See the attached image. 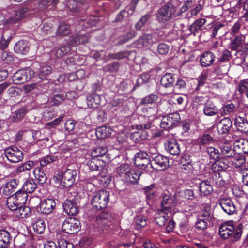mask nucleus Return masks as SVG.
<instances>
[{
	"label": "nucleus",
	"mask_w": 248,
	"mask_h": 248,
	"mask_svg": "<svg viewBox=\"0 0 248 248\" xmlns=\"http://www.w3.org/2000/svg\"><path fill=\"white\" fill-rule=\"evenodd\" d=\"M70 32V27L68 25L64 23H60L58 28L57 33L59 35H67Z\"/></svg>",
	"instance_id": "nucleus-60"
},
{
	"label": "nucleus",
	"mask_w": 248,
	"mask_h": 248,
	"mask_svg": "<svg viewBox=\"0 0 248 248\" xmlns=\"http://www.w3.org/2000/svg\"><path fill=\"white\" fill-rule=\"evenodd\" d=\"M247 36L244 35H236L231 43V47L233 50H237L241 47L245 42V39Z\"/></svg>",
	"instance_id": "nucleus-43"
},
{
	"label": "nucleus",
	"mask_w": 248,
	"mask_h": 248,
	"mask_svg": "<svg viewBox=\"0 0 248 248\" xmlns=\"http://www.w3.org/2000/svg\"><path fill=\"white\" fill-rule=\"evenodd\" d=\"M231 58V53L230 52L227 50H224L220 56V57H219L217 59V61L216 62V63L217 64L219 65V64L221 63H224L228 62Z\"/></svg>",
	"instance_id": "nucleus-59"
},
{
	"label": "nucleus",
	"mask_w": 248,
	"mask_h": 248,
	"mask_svg": "<svg viewBox=\"0 0 248 248\" xmlns=\"http://www.w3.org/2000/svg\"><path fill=\"white\" fill-rule=\"evenodd\" d=\"M157 41L155 35L153 34H146L140 37L136 41L138 47H149Z\"/></svg>",
	"instance_id": "nucleus-19"
},
{
	"label": "nucleus",
	"mask_w": 248,
	"mask_h": 248,
	"mask_svg": "<svg viewBox=\"0 0 248 248\" xmlns=\"http://www.w3.org/2000/svg\"><path fill=\"white\" fill-rule=\"evenodd\" d=\"M177 204H179V203L176 200L175 196L172 197L166 193L163 195L161 202V208L169 210L170 213L171 212H177L178 209L176 207Z\"/></svg>",
	"instance_id": "nucleus-11"
},
{
	"label": "nucleus",
	"mask_w": 248,
	"mask_h": 248,
	"mask_svg": "<svg viewBox=\"0 0 248 248\" xmlns=\"http://www.w3.org/2000/svg\"><path fill=\"white\" fill-rule=\"evenodd\" d=\"M96 137L99 139H104L109 136L110 133L108 129L104 126L100 127L96 129L95 132Z\"/></svg>",
	"instance_id": "nucleus-54"
},
{
	"label": "nucleus",
	"mask_w": 248,
	"mask_h": 248,
	"mask_svg": "<svg viewBox=\"0 0 248 248\" xmlns=\"http://www.w3.org/2000/svg\"><path fill=\"white\" fill-rule=\"evenodd\" d=\"M52 71V68L50 66L44 65L41 67L40 71L39 74V78L41 79H44L49 76Z\"/></svg>",
	"instance_id": "nucleus-56"
},
{
	"label": "nucleus",
	"mask_w": 248,
	"mask_h": 248,
	"mask_svg": "<svg viewBox=\"0 0 248 248\" xmlns=\"http://www.w3.org/2000/svg\"><path fill=\"white\" fill-rule=\"evenodd\" d=\"M30 209L28 207H24L22 204L15 210V216L18 218H23L27 217L30 213Z\"/></svg>",
	"instance_id": "nucleus-44"
},
{
	"label": "nucleus",
	"mask_w": 248,
	"mask_h": 248,
	"mask_svg": "<svg viewBox=\"0 0 248 248\" xmlns=\"http://www.w3.org/2000/svg\"><path fill=\"white\" fill-rule=\"evenodd\" d=\"M211 169L212 170L214 173V174L212 177V179L216 186L221 187L223 186L225 184V182L220 177V174L219 172V171L222 170L221 169L217 161H216L212 164Z\"/></svg>",
	"instance_id": "nucleus-20"
},
{
	"label": "nucleus",
	"mask_w": 248,
	"mask_h": 248,
	"mask_svg": "<svg viewBox=\"0 0 248 248\" xmlns=\"http://www.w3.org/2000/svg\"><path fill=\"white\" fill-rule=\"evenodd\" d=\"M80 223L75 218H68L63 222L62 230L66 233L72 234L77 232L80 229Z\"/></svg>",
	"instance_id": "nucleus-12"
},
{
	"label": "nucleus",
	"mask_w": 248,
	"mask_h": 248,
	"mask_svg": "<svg viewBox=\"0 0 248 248\" xmlns=\"http://www.w3.org/2000/svg\"><path fill=\"white\" fill-rule=\"evenodd\" d=\"M117 176L125 181L132 183H136L142 174L141 171L132 170L128 164L123 163L115 169Z\"/></svg>",
	"instance_id": "nucleus-1"
},
{
	"label": "nucleus",
	"mask_w": 248,
	"mask_h": 248,
	"mask_svg": "<svg viewBox=\"0 0 248 248\" xmlns=\"http://www.w3.org/2000/svg\"><path fill=\"white\" fill-rule=\"evenodd\" d=\"M86 0H69L67 5L69 9L74 12H76L78 9V4L84 3Z\"/></svg>",
	"instance_id": "nucleus-50"
},
{
	"label": "nucleus",
	"mask_w": 248,
	"mask_h": 248,
	"mask_svg": "<svg viewBox=\"0 0 248 248\" xmlns=\"http://www.w3.org/2000/svg\"><path fill=\"white\" fill-rule=\"evenodd\" d=\"M111 220L112 217L110 214L107 212H102L96 217V224L100 227L102 226H108Z\"/></svg>",
	"instance_id": "nucleus-28"
},
{
	"label": "nucleus",
	"mask_w": 248,
	"mask_h": 248,
	"mask_svg": "<svg viewBox=\"0 0 248 248\" xmlns=\"http://www.w3.org/2000/svg\"><path fill=\"white\" fill-rule=\"evenodd\" d=\"M219 204L223 211L228 215H232L236 212V206L234 202L230 198H221Z\"/></svg>",
	"instance_id": "nucleus-16"
},
{
	"label": "nucleus",
	"mask_w": 248,
	"mask_h": 248,
	"mask_svg": "<svg viewBox=\"0 0 248 248\" xmlns=\"http://www.w3.org/2000/svg\"><path fill=\"white\" fill-rule=\"evenodd\" d=\"M166 149L173 155H177L180 153V148L179 144L174 140L168 141Z\"/></svg>",
	"instance_id": "nucleus-36"
},
{
	"label": "nucleus",
	"mask_w": 248,
	"mask_h": 248,
	"mask_svg": "<svg viewBox=\"0 0 248 248\" xmlns=\"http://www.w3.org/2000/svg\"><path fill=\"white\" fill-rule=\"evenodd\" d=\"M146 198L148 200L153 198L155 193V188L154 185H151L144 188Z\"/></svg>",
	"instance_id": "nucleus-61"
},
{
	"label": "nucleus",
	"mask_w": 248,
	"mask_h": 248,
	"mask_svg": "<svg viewBox=\"0 0 248 248\" xmlns=\"http://www.w3.org/2000/svg\"><path fill=\"white\" fill-rule=\"evenodd\" d=\"M234 124L238 131L243 133L248 131V122L245 115L236 116L235 118Z\"/></svg>",
	"instance_id": "nucleus-25"
},
{
	"label": "nucleus",
	"mask_w": 248,
	"mask_h": 248,
	"mask_svg": "<svg viewBox=\"0 0 248 248\" xmlns=\"http://www.w3.org/2000/svg\"><path fill=\"white\" fill-rule=\"evenodd\" d=\"M232 127V121L228 117L221 119L217 124V130L221 134L228 133Z\"/></svg>",
	"instance_id": "nucleus-21"
},
{
	"label": "nucleus",
	"mask_w": 248,
	"mask_h": 248,
	"mask_svg": "<svg viewBox=\"0 0 248 248\" xmlns=\"http://www.w3.org/2000/svg\"><path fill=\"white\" fill-rule=\"evenodd\" d=\"M215 56L211 51L204 52L200 57V62L203 67L210 66L215 61Z\"/></svg>",
	"instance_id": "nucleus-29"
},
{
	"label": "nucleus",
	"mask_w": 248,
	"mask_h": 248,
	"mask_svg": "<svg viewBox=\"0 0 248 248\" xmlns=\"http://www.w3.org/2000/svg\"><path fill=\"white\" fill-rule=\"evenodd\" d=\"M28 9L27 8H22L18 10L14 16L8 18L7 20V23L10 24H14L17 22L22 18L28 16Z\"/></svg>",
	"instance_id": "nucleus-33"
},
{
	"label": "nucleus",
	"mask_w": 248,
	"mask_h": 248,
	"mask_svg": "<svg viewBox=\"0 0 248 248\" xmlns=\"http://www.w3.org/2000/svg\"><path fill=\"white\" fill-rule=\"evenodd\" d=\"M135 8L136 7H135L134 5H132L130 4V6L128 10L127 11L125 9L122 10L117 16L116 19L120 20L124 17H127L129 15H132L135 11Z\"/></svg>",
	"instance_id": "nucleus-55"
},
{
	"label": "nucleus",
	"mask_w": 248,
	"mask_h": 248,
	"mask_svg": "<svg viewBox=\"0 0 248 248\" xmlns=\"http://www.w3.org/2000/svg\"><path fill=\"white\" fill-rule=\"evenodd\" d=\"M28 9L27 8H22L18 10L14 16L8 18L7 20V23L10 24H14L17 22L22 18L28 16Z\"/></svg>",
	"instance_id": "nucleus-34"
},
{
	"label": "nucleus",
	"mask_w": 248,
	"mask_h": 248,
	"mask_svg": "<svg viewBox=\"0 0 248 248\" xmlns=\"http://www.w3.org/2000/svg\"><path fill=\"white\" fill-rule=\"evenodd\" d=\"M151 164L157 170H163L169 166V159L161 154H152L150 155Z\"/></svg>",
	"instance_id": "nucleus-7"
},
{
	"label": "nucleus",
	"mask_w": 248,
	"mask_h": 248,
	"mask_svg": "<svg viewBox=\"0 0 248 248\" xmlns=\"http://www.w3.org/2000/svg\"><path fill=\"white\" fill-rule=\"evenodd\" d=\"M200 194L203 196H207L213 192V187L207 181H203L200 183L199 185Z\"/></svg>",
	"instance_id": "nucleus-38"
},
{
	"label": "nucleus",
	"mask_w": 248,
	"mask_h": 248,
	"mask_svg": "<svg viewBox=\"0 0 248 248\" xmlns=\"http://www.w3.org/2000/svg\"><path fill=\"white\" fill-rule=\"evenodd\" d=\"M224 27V25L221 23H217L211 26L209 32H211V37L216 38L218 33L221 32V29Z\"/></svg>",
	"instance_id": "nucleus-52"
},
{
	"label": "nucleus",
	"mask_w": 248,
	"mask_h": 248,
	"mask_svg": "<svg viewBox=\"0 0 248 248\" xmlns=\"http://www.w3.org/2000/svg\"><path fill=\"white\" fill-rule=\"evenodd\" d=\"M57 159V157L54 155H48L41 158L40 164L41 166L45 167L52 162L56 161Z\"/></svg>",
	"instance_id": "nucleus-53"
},
{
	"label": "nucleus",
	"mask_w": 248,
	"mask_h": 248,
	"mask_svg": "<svg viewBox=\"0 0 248 248\" xmlns=\"http://www.w3.org/2000/svg\"><path fill=\"white\" fill-rule=\"evenodd\" d=\"M136 35L134 30L131 29V26H128L126 28V33L120 37L119 41L120 44L125 43L130 39L135 37Z\"/></svg>",
	"instance_id": "nucleus-40"
},
{
	"label": "nucleus",
	"mask_w": 248,
	"mask_h": 248,
	"mask_svg": "<svg viewBox=\"0 0 248 248\" xmlns=\"http://www.w3.org/2000/svg\"><path fill=\"white\" fill-rule=\"evenodd\" d=\"M150 155L144 151H140L136 154L135 155V164L138 167L144 169L149 163Z\"/></svg>",
	"instance_id": "nucleus-15"
},
{
	"label": "nucleus",
	"mask_w": 248,
	"mask_h": 248,
	"mask_svg": "<svg viewBox=\"0 0 248 248\" xmlns=\"http://www.w3.org/2000/svg\"><path fill=\"white\" fill-rule=\"evenodd\" d=\"M29 49V44L27 41L20 40L16 43L14 46L16 53L22 54H26Z\"/></svg>",
	"instance_id": "nucleus-37"
},
{
	"label": "nucleus",
	"mask_w": 248,
	"mask_h": 248,
	"mask_svg": "<svg viewBox=\"0 0 248 248\" xmlns=\"http://www.w3.org/2000/svg\"><path fill=\"white\" fill-rule=\"evenodd\" d=\"M12 236L10 232L5 229L0 230V248H5L8 247Z\"/></svg>",
	"instance_id": "nucleus-32"
},
{
	"label": "nucleus",
	"mask_w": 248,
	"mask_h": 248,
	"mask_svg": "<svg viewBox=\"0 0 248 248\" xmlns=\"http://www.w3.org/2000/svg\"><path fill=\"white\" fill-rule=\"evenodd\" d=\"M142 111L145 115H147V117L144 116L140 117V124L137 126V128L139 130L149 129L151 126V124L148 118L155 116L157 114V108L155 107L144 108Z\"/></svg>",
	"instance_id": "nucleus-6"
},
{
	"label": "nucleus",
	"mask_w": 248,
	"mask_h": 248,
	"mask_svg": "<svg viewBox=\"0 0 248 248\" xmlns=\"http://www.w3.org/2000/svg\"><path fill=\"white\" fill-rule=\"evenodd\" d=\"M35 163L33 161H27L17 167L16 172V173H20L30 170L33 167Z\"/></svg>",
	"instance_id": "nucleus-49"
},
{
	"label": "nucleus",
	"mask_w": 248,
	"mask_h": 248,
	"mask_svg": "<svg viewBox=\"0 0 248 248\" xmlns=\"http://www.w3.org/2000/svg\"><path fill=\"white\" fill-rule=\"evenodd\" d=\"M206 23V20L205 18H199L190 26L189 31L195 35V33L200 30Z\"/></svg>",
	"instance_id": "nucleus-41"
},
{
	"label": "nucleus",
	"mask_w": 248,
	"mask_h": 248,
	"mask_svg": "<svg viewBox=\"0 0 248 248\" xmlns=\"http://www.w3.org/2000/svg\"><path fill=\"white\" fill-rule=\"evenodd\" d=\"M234 147L236 149L237 148L240 152L248 153V141L241 139L234 143Z\"/></svg>",
	"instance_id": "nucleus-48"
},
{
	"label": "nucleus",
	"mask_w": 248,
	"mask_h": 248,
	"mask_svg": "<svg viewBox=\"0 0 248 248\" xmlns=\"http://www.w3.org/2000/svg\"><path fill=\"white\" fill-rule=\"evenodd\" d=\"M64 212L69 216H75L78 211V207L72 201L67 200L62 204Z\"/></svg>",
	"instance_id": "nucleus-23"
},
{
	"label": "nucleus",
	"mask_w": 248,
	"mask_h": 248,
	"mask_svg": "<svg viewBox=\"0 0 248 248\" xmlns=\"http://www.w3.org/2000/svg\"><path fill=\"white\" fill-rule=\"evenodd\" d=\"M109 200V193L107 190H101L93 196L91 204L93 208L100 210L105 208Z\"/></svg>",
	"instance_id": "nucleus-4"
},
{
	"label": "nucleus",
	"mask_w": 248,
	"mask_h": 248,
	"mask_svg": "<svg viewBox=\"0 0 248 248\" xmlns=\"http://www.w3.org/2000/svg\"><path fill=\"white\" fill-rule=\"evenodd\" d=\"M104 162L99 159H96L95 158H92L87 163V166L90 170L92 171H98L100 172L98 173V176L101 178L100 180L104 183H109L111 179L109 176L107 175L106 169L104 168Z\"/></svg>",
	"instance_id": "nucleus-2"
},
{
	"label": "nucleus",
	"mask_w": 248,
	"mask_h": 248,
	"mask_svg": "<svg viewBox=\"0 0 248 248\" xmlns=\"http://www.w3.org/2000/svg\"><path fill=\"white\" fill-rule=\"evenodd\" d=\"M70 50L69 46L57 47L54 49V53L56 57L61 58L67 54Z\"/></svg>",
	"instance_id": "nucleus-51"
},
{
	"label": "nucleus",
	"mask_w": 248,
	"mask_h": 248,
	"mask_svg": "<svg viewBox=\"0 0 248 248\" xmlns=\"http://www.w3.org/2000/svg\"><path fill=\"white\" fill-rule=\"evenodd\" d=\"M239 91L240 93H245L248 98V81L244 80L241 81L239 84Z\"/></svg>",
	"instance_id": "nucleus-64"
},
{
	"label": "nucleus",
	"mask_w": 248,
	"mask_h": 248,
	"mask_svg": "<svg viewBox=\"0 0 248 248\" xmlns=\"http://www.w3.org/2000/svg\"><path fill=\"white\" fill-rule=\"evenodd\" d=\"M35 178L40 184H44L46 182L47 177L41 168L37 167L33 170Z\"/></svg>",
	"instance_id": "nucleus-45"
},
{
	"label": "nucleus",
	"mask_w": 248,
	"mask_h": 248,
	"mask_svg": "<svg viewBox=\"0 0 248 248\" xmlns=\"http://www.w3.org/2000/svg\"><path fill=\"white\" fill-rule=\"evenodd\" d=\"M131 139L135 142H139L146 138L145 134H144L143 131L135 132L131 134Z\"/></svg>",
	"instance_id": "nucleus-63"
},
{
	"label": "nucleus",
	"mask_w": 248,
	"mask_h": 248,
	"mask_svg": "<svg viewBox=\"0 0 248 248\" xmlns=\"http://www.w3.org/2000/svg\"><path fill=\"white\" fill-rule=\"evenodd\" d=\"M176 212L170 213L169 210H164L162 208L157 210L155 214L154 218L156 223L162 227L165 225L169 218Z\"/></svg>",
	"instance_id": "nucleus-13"
},
{
	"label": "nucleus",
	"mask_w": 248,
	"mask_h": 248,
	"mask_svg": "<svg viewBox=\"0 0 248 248\" xmlns=\"http://www.w3.org/2000/svg\"><path fill=\"white\" fill-rule=\"evenodd\" d=\"M243 232V225L233 222L232 232L231 234L230 240L232 243H235L240 240Z\"/></svg>",
	"instance_id": "nucleus-24"
},
{
	"label": "nucleus",
	"mask_w": 248,
	"mask_h": 248,
	"mask_svg": "<svg viewBox=\"0 0 248 248\" xmlns=\"http://www.w3.org/2000/svg\"><path fill=\"white\" fill-rule=\"evenodd\" d=\"M77 172L73 169H67L62 173L61 177V183L64 187L71 186L75 182Z\"/></svg>",
	"instance_id": "nucleus-14"
},
{
	"label": "nucleus",
	"mask_w": 248,
	"mask_h": 248,
	"mask_svg": "<svg viewBox=\"0 0 248 248\" xmlns=\"http://www.w3.org/2000/svg\"><path fill=\"white\" fill-rule=\"evenodd\" d=\"M27 112V109L26 108H20L12 114L10 116L11 121L14 123L21 121Z\"/></svg>",
	"instance_id": "nucleus-39"
},
{
	"label": "nucleus",
	"mask_w": 248,
	"mask_h": 248,
	"mask_svg": "<svg viewBox=\"0 0 248 248\" xmlns=\"http://www.w3.org/2000/svg\"><path fill=\"white\" fill-rule=\"evenodd\" d=\"M218 109L217 107L211 101H208L204 105L203 112L205 115L212 116L217 114Z\"/></svg>",
	"instance_id": "nucleus-30"
},
{
	"label": "nucleus",
	"mask_w": 248,
	"mask_h": 248,
	"mask_svg": "<svg viewBox=\"0 0 248 248\" xmlns=\"http://www.w3.org/2000/svg\"><path fill=\"white\" fill-rule=\"evenodd\" d=\"M233 221H227L221 224L219 227V234L222 239L230 238L232 232Z\"/></svg>",
	"instance_id": "nucleus-18"
},
{
	"label": "nucleus",
	"mask_w": 248,
	"mask_h": 248,
	"mask_svg": "<svg viewBox=\"0 0 248 248\" xmlns=\"http://www.w3.org/2000/svg\"><path fill=\"white\" fill-rule=\"evenodd\" d=\"M107 152V148L106 147H99L93 149L91 153L92 157L102 156L105 155Z\"/></svg>",
	"instance_id": "nucleus-57"
},
{
	"label": "nucleus",
	"mask_w": 248,
	"mask_h": 248,
	"mask_svg": "<svg viewBox=\"0 0 248 248\" xmlns=\"http://www.w3.org/2000/svg\"><path fill=\"white\" fill-rule=\"evenodd\" d=\"M101 97L96 93L88 95L87 97L88 106L91 108H97L100 104Z\"/></svg>",
	"instance_id": "nucleus-35"
},
{
	"label": "nucleus",
	"mask_w": 248,
	"mask_h": 248,
	"mask_svg": "<svg viewBox=\"0 0 248 248\" xmlns=\"http://www.w3.org/2000/svg\"><path fill=\"white\" fill-rule=\"evenodd\" d=\"M180 120L178 113L174 112L164 116L160 123V127L165 129L169 130L173 128Z\"/></svg>",
	"instance_id": "nucleus-9"
},
{
	"label": "nucleus",
	"mask_w": 248,
	"mask_h": 248,
	"mask_svg": "<svg viewBox=\"0 0 248 248\" xmlns=\"http://www.w3.org/2000/svg\"><path fill=\"white\" fill-rule=\"evenodd\" d=\"M33 229L34 232L38 233H42L45 231V224L44 221L42 219L37 220L33 224Z\"/></svg>",
	"instance_id": "nucleus-58"
},
{
	"label": "nucleus",
	"mask_w": 248,
	"mask_h": 248,
	"mask_svg": "<svg viewBox=\"0 0 248 248\" xmlns=\"http://www.w3.org/2000/svg\"><path fill=\"white\" fill-rule=\"evenodd\" d=\"M19 181L15 179H12L3 186L2 193L4 195H9L16 188Z\"/></svg>",
	"instance_id": "nucleus-31"
},
{
	"label": "nucleus",
	"mask_w": 248,
	"mask_h": 248,
	"mask_svg": "<svg viewBox=\"0 0 248 248\" xmlns=\"http://www.w3.org/2000/svg\"><path fill=\"white\" fill-rule=\"evenodd\" d=\"M175 81L174 76L170 73L164 74L161 78V85L171 91L173 87V84Z\"/></svg>",
	"instance_id": "nucleus-26"
},
{
	"label": "nucleus",
	"mask_w": 248,
	"mask_h": 248,
	"mask_svg": "<svg viewBox=\"0 0 248 248\" xmlns=\"http://www.w3.org/2000/svg\"><path fill=\"white\" fill-rule=\"evenodd\" d=\"M195 198L193 191L192 189H186L179 191L175 194V199L180 205L185 204V202L183 199L188 201H193Z\"/></svg>",
	"instance_id": "nucleus-17"
},
{
	"label": "nucleus",
	"mask_w": 248,
	"mask_h": 248,
	"mask_svg": "<svg viewBox=\"0 0 248 248\" xmlns=\"http://www.w3.org/2000/svg\"><path fill=\"white\" fill-rule=\"evenodd\" d=\"M4 153L7 159L13 163L19 162L23 159V152L16 147L7 148Z\"/></svg>",
	"instance_id": "nucleus-10"
},
{
	"label": "nucleus",
	"mask_w": 248,
	"mask_h": 248,
	"mask_svg": "<svg viewBox=\"0 0 248 248\" xmlns=\"http://www.w3.org/2000/svg\"><path fill=\"white\" fill-rule=\"evenodd\" d=\"M221 154L225 158H231L236 153L232 147L228 144H223L221 146Z\"/></svg>",
	"instance_id": "nucleus-42"
},
{
	"label": "nucleus",
	"mask_w": 248,
	"mask_h": 248,
	"mask_svg": "<svg viewBox=\"0 0 248 248\" xmlns=\"http://www.w3.org/2000/svg\"><path fill=\"white\" fill-rule=\"evenodd\" d=\"M55 206V202L52 199L43 200L40 203V209L44 214L50 213L54 210Z\"/></svg>",
	"instance_id": "nucleus-22"
},
{
	"label": "nucleus",
	"mask_w": 248,
	"mask_h": 248,
	"mask_svg": "<svg viewBox=\"0 0 248 248\" xmlns=\"http://www.w3.org/2000/svg\"><path fill=\"white\" fill-rule=\"evenodd\" d=\"M158 97L156 95L151 94L142 98L140 104L143 105L155 103Z\"/></svg>",
	"instance_id": "nucleus-62"
},
{
	"label": "nucleus",
	"mask_w": 248,
	"mask_h": 248,
	"mask_svg": "<svg viewBox=\"0 0 248 248\" xmlns=\"http://www.w3.org/2000/svg\"><path fill=\"white\" fill-rule=\"evenodd\" d=\"M134 223L135 224V228L137 230H139L146 226L147 218L142 215H137L135 217Z\"/></svg>",
	"instance_id": "nucleus-47"
},
{
	"label": "nucleus",
	"mask_w": 248,
	"mask_h": 248,
	"mask_svg": "<svg viewBox=\"0 0 248 248\" xmlns=\"http://www.w3.org/2000/svg\"><path fill=\"white\" fill-rule=\"evenodd\" d=\"M34 71L29 68L17 71L13 76V81L15 84H20L30 80L34 75Z\"/></svg>",
	"instance_id": "nucleus-8"
},
{
	"label": "nucleus",
	"mask_w": 248,
	"mask_h": 248,
	"mask_svg": "<svg viewBox=\"0 0 248 248\" xmlns=\"http://www.w3.org/2000/svg\"><path fill=\"white\" fill-rule=\"evenodd\" d=\"M22 187L24 190L23 192L27 195V193H31L33 192L36 188L37 185L33 180L30 179L25 182Z\"/></svg>",
	"instance_id": "nucleus-46"
},
{
	"label": "nucleus",
	"mask_w": 248,
	"mask_h": 248,
	"mask_svg": "<svg viewBox=\"0 0 248 248\" xmlns=\"http://www.w3.org/2000/svg\"><path fill=\"white\" fill-rule=\"evenodd\" d=\"M176 7L168 3L158 9L156 14V19L160 23L166 24L174 16Z\"/></svg>",
	"instance_id": "nucleus-3"
},
{
	"label": "nucleus",
	"mask_w": 248,
	"mask_h": 248,
	"mask_svg": "<svg viewBox=\"0 0 248 248\" xmlns=\"http://www.w3.org/2000/svg\"><path fill=\"white\" fill-rule=\"evenodd\" d=\"M27 199L28 195L26 193L22 190H19L7 198V206L11 210L14 211L21 204L25 203Z\"/></svg>",
	"instance_id": "nucleus-5"
},
{
	"label": "nucleus",
	"mask_w": 248,
	"mask_h": 248,
	"mask_svg": "<svg viewBox=\"0 0 248 248\" xmlns=\"http://www.w3.org/2000/svg\"><path fill=\"white\" fill-rule=\"evenodd\" d=\"M245 158L240 153H235V155L231 157L232 166L236 168H240V171L243 169V165L245 163Z\"/></svg>",
	"instance_id": "nucleus-27"
}]
</instances>
